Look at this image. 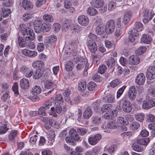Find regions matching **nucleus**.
Here are the masks:
<instances>
[{
  "label": "nucleus",
  "instance_id": "1",
  "mask_svg": "<svg viewBox=\"0 0 155 155\" xmlns=\"http://www.w3.org/2000/svg\"><path fill=\"white\" fill-rule=\"evenodd\" d=\"M154 14V12L152 10L146 9L143 13V15L144 17L143 19V23H148L151 19Z\"/></svg>",
  "mask_w": 155,
  "mask_h": 155
},
{
  "label": "nucleus",
  "instance_id": "35",
  "mask_svg": "<svg viewBox=\"0 0 155 155\" xmlns=\"http://www.w3.org/2000/svg\"><path fill=\"white\" fill-rule=\"evenodd\" d=\"M96 31L99 35H103L105 32V28L102 25L97 26L96 28Z\"/></svg>",
  "mask_w": 155,
  "mask_h": 155
},
{
  "label": "nucleus",
  "instance_id": "26",
  "mask_svg": "<svg viewBox=\"0 0 155 155\" xmlns=\"http://www.w3.org/2000/svg\"><path fill=\"white\" fill-rule=\"evenodd\" d=\"M44 65L45 64L43 61L39 60L35 61L32 64V66L34 68H38V69L40 70L44 67Z\"/></svg>",
  "mask_w": 155,
  "mask_h": 155
},
{
  "label": "nucleus",
  "instance_id": "36",
  "mask_svg": "<svg viewBox=\"0 0 155 155\" xmlns=\"http://www.w3.org/2000/svg\"><path fill=\"white\" fill-rule=\"evenodd\" d=\"M87 13L89 15L93 16L97 15L98 13V12L94 8L89 7L87 10Z\"/></svg>",
  "mask_w": 155,
  "mask_h": 155
},
{
  "label": "nucleus",
  "instance_id": "37",
  "mask_svg": "<svg viewBox=\"0 0 155 155\" xmlns=\"http://www.w3.org/2000/svg\"><path fill=\"white\" fill-rule=\"evenodd\" d=\"M44 86L45 88L50 89L54 87L55 85L53 82L49 80H47L44 82Z\"/></svg>",
  "mask_w": 155,
  "mask_h": 155
},
{
  "label": "nucleus",
  "instance_id": "50",
  "mask_svg": "<svg viewBox=\"0 0 155 155\" xmlns=\"http://www.w3.org/2000/svg\"><path fill=\"white\" fill-rule=\"evenodd\" d=\"M33 17L32 14L28 12H26L23 14L22 16V19L25 21H27L31 19Z\"/></svg>",
  "mask_w": 155,
  "mask_h": 155
},
{
  "label": "nucleus",
  "instance_id": "52",
  "mask_svg": "<svg viewBox=\"0 0 155 155\" xmlns=\"http://www.w3.org/2000/svg\"><path fill=\"white\" fill-rule=\"evenodd\" d=\"M86 83L85 81H81L78 84V88L81 91H84L86 87Z\"/></svg>",
  "mask_w": 155,
  "mask_h": 155
},
{
  "label": "nucleus",
  "instance_id": "4",
  "mask_svg": "<svg viewBox=\"0 0 155 155\" xmlns=\"http://www.w3.org/2000/svg\"><path fill=\"white\" fill-rule=\"evenodd\" d=\"M78 21L81 25L86 26L89 24V19L87 16L84 15H81L78 17Z\"/></svg>",
  "mask_w": 155,
  "mask_h": 155
},
{
  "label": "nucleus",
  "instance_id": "11",
  "mask_svg": "<svg viewBox=\"0 0 155 155\" xmlns=\"http://www.w3.org/2000/svg\"><path fill=\"white\" fill-rule=\"evenodd\" d=\"M20 4L21 7L26 10H31L33 7L32 4L28 0H22Z\"/></svg>",
  "mask_w": 155,
  "mask_h": 155
},
{
  "label": "nucleus",
  "instance_id": "47",
  "mask_svg": "<svg viewBox=\"0 0 155 155\" xmlns=\"http://www.w3.org/2000/svg\"><path fill=\"white\" fill-rule=\"evenodd\" d=\"M150 140V139L148 137L143 138L139 139L138 140V143L142 145H146L148 144Z\"/></svg>",
  "mask_w": 155,
  "mask_h": 155
},
{
  "label": "nucleus",
  "instance_id": "40",
  "mask_svg": "<svg viewBox=\"0 0 155 155\" xmlns=\"http://www.w3.org/2000/svg\"><path fill=\"white\" fill-rule=\"evenodd\" d=\"M117 126L115 125V121L113 120L109 121L105 127L106 129H115L117 128Z\"/></svg>",
  "mask_w": 155,
  "mask_h": 155
},
{
  "label": "nucleus",
  "instance_id": "61",
  "mask_svg": "<svg viewBox=\"0 0 155 155\" xmlns=\"http://www.w3.org/2000/svg\"><path fill=\"white\" fill-rule=\"evenodd\" d=\"M107 67L105 65L102 64L99 66L98 72L101 74H103L107 70Z\"/></svg>",
  "mask_w": 155,
  "mask_h": 155
},
{
  "label": "nucleus",
  "instance_id": "45",
  "mask_svg": "<svg viewBox=\"0 0 155 155\" xmlns=\"http://www.w3.org/2000/svg\"><path fill=\"white\" fill-rule=\"evenodd\" d=\"M106 63L109 68H112L115 65V60L113 58H110L106 61Z\"/></svg>",
  "mask_w": 155,
  "mask_h": 155
},
{
  "label": "nucleus",
  "instance_id": "6",
  "mask_svg": "<svg viewBox=\"0 0 155 155\" xmlns=\"http://www.w3.org/2000/svg\"><path fill=\"white\" fill-rule=\"evenodd\" d=\"M147 78L150 79L152 80L155 78V66L152 65L149 67L146 72Z\"/></svg>",
  "mask_w": 155,
  "mask_h": 155
},
{
  "label": "nucleus",
  "instance_id": "62",
  "mask_svg": "<svg viewBox=\"0 0 155 155\" xmlns=\"http://www.w3.org/2000/svg\"><path fill=\"white\" fill-rule=\"evenodd\" d=\"M92 123L95 124H99L101 123V117L98 116H93L92 118Z\"/></svg>",
  "mask_w": 155,
  "mask_h": 155
},
{
  "label": "nucleus",
  "instance_id": "31",
  "mask_svg": "<svg viewBox=\"0 0 155 155\" xmlns=\"http://www.w3.org/2000/svg\"><path fill=\"white\" fill-rule=\"evenodd\" d=\"M42 18L44 21L48 22H52L54 19L52 15L47 13L43 15Z\"/></svg>",
  "mask_w": 155,
  "mask_h": 155
},
{
  "label": "nucleus",
  "instance_id": "44",
  "mask_svg": "<svg viewBox=\"0 0 155 155\" xmlns=\"http://www.w3.org/2000/svg\"><path fill=\"white\" fill-rule=\"evenodd\" d=\"M51 28V25L49 24L43 23L42 24L41 28L43 31L48 32L50 30Z\"/></svg>",
  "mask_w": 155,
  "mask_h": 155
},
{
  "label": "nucleus",
  "instance_id": "30",
  "mask_svg": "<svg viewBox=\"0 0 155 155\" xmlns=\"http://www.w3.org/2000/svg\"><path fill=\"white\" fill-rule=\"evenodd\" d=\"M10 13V10L9 8L2 6V16L4 18L7 17L8 16Z\"/></svg>",
  "mask_w": 155,
  "mask_h": 155
},
{
  "label": "nucleus",
  "instance_id": "53",
  "mask_svg": "<svg viewBox=\"0 0 155 155\" xmlns=\"http://www.w3.org/2000/svg\"><path fill=\"white\" fill-rule=\"evenodd\" d=\"M61 105H56V107L55 109H54V107H51V111L52 112H54L55 111L58 114L61 113L62 110Z\"/></svg>",
  "mask_w": 155,
  "mask_h": 155
},
{
  "label": "nucleus",
  "instance_id": "60",
  "mask_svg": "<svg viewBox=\"0 0 155 155\" xmlns=\"http://www.w3.org/2000/svg\"><path fill=\"white\" fill-rule=\"evenodd\" d=\"M116 2L113 1H110L108 4V10L110 11H112L115 7Z\"/></svg>",
  "mask_w": 155,
  "mask_h": 155
},
{
  "label": "nucleus",
  "instance_id": "27",
  "mask_svg": "<svg viewBox=\"0 0 155 155\" xmlns=\"http://www.w3.org/2000/svg\"><path fill=\"white\" fill-rule=\"evenodd\" d=\"M54 101L56 105H62L63 103L64 100L61 94H58L56 95Z\"/></svg>",
  "mask_w": 155,
  "mask_h": 155
},
{
  "label": "nucleus",
  "instance_id": "58",
  "mask_svg": "<svg viewBox=\"0 0 155 155\" xmlns=\"http://www.w3.org/2000/svg\"><path fill=\"white\" fill-rule=\"evenodd\" d=\"M133 149L135 151L141 152L143 150V147L136 144H134L133 146Z\"/></svg>",
  "mask_w": 155,
  "mask_h": 155
},
{
  "label": "nucleus",
  "instance_id": "7",
  "mask_svg": "<svg viewBox=\"0 0 155 155\" xmlns=\"http://www.w3.org/2000/svg\"><path fill=\"white\" fill-rule=\"evenodd\" d=\"M21 52L22 55L31 58L35 57L38 55L37 51L34 50H29L26 48L22 50Z\"/></svg>",
  "mask_w": 155,
  "mask_h": 155
},
{
  "label": "nucleus",
  "instance_id": "14",
  "mask_svg": "<svg viewBox=\"0 0 155 155\" xmlns=\"http://www.w3.org/2000/svg\"><path fill=\"white\" fill-rule=\"evenodd\" d=\"M140 60V59L138 56L133 55L129 57L128 62L130 64L136 65L139 63Z\"/></svg>",
  "mask_w": 155,
  "mask_h": 155
},
{
  "label": "nucleus",
  "instance_id": "3",
  "mask_svg": "<svg viewBox=\"0 0 155 155\" xmlns=\"http://www.w3.org/2000/svg\"><path fill=\"white\" fill-rule=\"evenodd\" d=\"M101 138V135L99 134L90 135L88 139V142L90 145L94 146L99 142Z\"/></svg>",
  "mask_w": 155,
  "mask_h": 155
},
{
  "label": "nucleus",
  "instance_id": "2",
  "mask_svg": "<svg viewBox=\"0 0 155 155\" xmlns=\"http://www.w3.org/2000/svg\"><path fill=\"white\" fill-rule=\"evenodd\" d=\"M115 24L114 20L110 19L107 21L105 26V32L108 34H111L114 30Z\"/></svg>",
  "mask_w": 155,
  "mask_h": 155
},
{
  "label": "nucleus",
  "instance_id": "5",
  "mask_svg": "<svg viewBox=\"0 0 155 155\" xmlns=\"http://www.w3.org/2000/svg\"><path fill=\"white\" fill-rule=\"evenodd\" d=\"M132 107V104L129 100H125L123 102L122 108L124 112L127 113L131 112Z\"/></svg>",
  "mask_w": 155,
  "mask_h": 155
},
{
  "label": "nucleus",
  "instance_id": "29",
  "mask_svg": "<svg viewBox=\"0 0 155 155\" xmlns=\"http://www.w3.org/2000/svg\"><path fill=\"white\" fill-rule=\"evenodd\" d=\"M79 61L78 62L76 68L77 70H81L82 69L84 66L85 61L84 59L81 58H79L78 60Z\"/></svg>",
  "mask_w": 155,
  "mask_h": 155
},
{
  "label": "nucleus",
  "instance_id": "13",
  "mask_svg": "<svg viewBox=\"0 0 155 155\" xmlns=\"http://www.w3.org/2000/svg\"><path fill=\"white\" fill-rule=\"evenodd\" d=\"M137 91L136 88L134 86H131L128 90V96L130 100H134L136 98Z\"/></svg>",
  "mask_w": 155,
  "mask_h": 155
},
{
  "label": "nucleus",
  "instance_id": "10",
  "mask_svg": "<svg viewBox=\"0 0 155 155\" xmlns=\"http://www.w3.org/2000/svg\"><path fill=\"white\" fill-rule=\"evenodd\" d=\"M87 47L89 51L91 53H95L97 50V45L93 40H89L88 41Z\"/></svg>",
  "mask_w": 155,
  "mask_h": 155
},
{
  "label": "nucleus",
  "instance_id": "33",
  "mask_svg": "<svg viewBox=\"0 0 155 155\" xmlns=\"http://www.w3.org/2000/svg\"><path fill=\"white\" fill-rule=\"evenodd\" d=\"M7 123H0V134H5L8 130Z\"/></svg>",
  "mask_w": 155,
  "mask_h": 155
},
{
  "label": "nucleus",
  "instance_id": "57",
  "mask_svg": "<svg viewBox=\"0 0 155 155\" xmlns=\"http://www.w3.org/2000/svg\"><path fill=\"white\" fill-rule=\"evenodd\" d=\"M135 28L139 31H141L143 30V25L141 22L137 21L135 24Z\"/></svg>",
  "mask_w": 155,
  "mask_h": 155
},
{
  "label": "nucleus",
  "instance_id": "15",
  "mask_svg": "<svg viewBox=\"0 0 155 155\" xmlns=\"http://www.w3.org/2000/svg\"><path fill=\"white\" fill-rule=\"evenodd\" d=\"M145 77L143 73L139 74L135 78V82L138 85H142L145 82Z\"/></svg>",
  "mask_w": 155,
  "mask_h": 155
},
{
  "label": "nucleus",
  "instance_id": "51",
  "mask_svg": "<svg viewBox=\"0 0 155 155\" xmlns=\"http://www.w3.org/2000/svg\"><path fill=\"white\" fill-rule=\"evenodd\" d=\"M147 50L146 47L145 46H142L138 48L135 51L136 53L138 55H140L145 52Z\"/></svg>",
  "mask_w": 155,
  "mask_h": 155
},
{
  "label": "nucleus",
  "instance_id": "54",
  "mask_svg": "<svg viewBox=\"0 0 155 155\" xmlns=\"http://www.w3.org/2000/svg\"><path fill=\"white\" fill-rule=\"evenodd\" d=\"M31 29V28L26 27L25 24H22L20 25V30L23 35Z\"/></svg>",
  "mask_w": 155,
  "mask_h": 155
},
{
  "label": "nucleus",
  "instance_id": "28",
  "mask_svg": "<svg viewBox=\"0 0 155 155\" xmlns=\"http://www.w3.org/2000/svg\"><path fill=\"white\" fill-rule=\"evenodd\" d=\"M41 24L42 21L40 19H37L34 21L33 24L36 32H39Z\"/></svg>",
  "mask_w": 155,
  "mask_h": 155
},
{
  "label": "nucleus",
  "instance_id": "39",
  "mask_svg": "<svg viewBox=\"0 0 155 155\" xmlns=\"http://www.w3.org/2000/svg\"><path fill=\"white\" fill-rule=\"evenodd\" d=\"M73 137L71 136H67L65 138L66 143L69 145L74 146L76 144V142L72 139Z\"/></svg>",
  "mask_w": 155,
  "mask_h": 155
},
{
  "label": "nucleus",
  "instance_id": "25",
  "mask_svg": "<svg viewBox=\"0 0 155 155\" xmlns=\"http://www.w3.org/2000/svg\"><path fill=\"white\" fill-rule=\"evenodd\" d=\"M91 5L94 7L99 8L103 6L104 1L103 0H96L95 1H92L91 2Z\"/></svg>",
  "mask_w": 155,
  "mask_h": 155
},
{
  "label": "nucleus",
  "instance_id": "16",
  "mask_svg": "<svg viewBox=\"0 0 155 155\" xmlns=\"http://www.w3.org/2000/svg\"><path fill=\"white\" fill-rule=\"evenodd\" d=\"M23 35L24 38L26 40H32L35 38L34 33L31 28Z\"/></svg>",
  "mask_w": 155,
  "mask_h": 155
},
{
  "label": "nucleus",
  "instance_id": "42",
  "mask_svg": "<svg viewBox=\"0 0 155 155\" xmlns=\"http://www.w3.org/2000/svg\"><path fill=\"white\" fill-rule=\"evenodd\" d=\"M125 32V30L122 28H117L115 32V36L117 38L123 35Z\"/></svg>",
  "mask_w": 155,
  "mask_h": 155
},
{
  "label": "nucleus",
  "instance_id": "12",
  "mask_svg": "<svg viewBox=\"0 0 155 155\" xmlns=\"http://www.w3.org/2000/svg\"><path fill=\"white\" fill-rule=\"evenodd\" d=\"M155 106V102L152 100L143 101L142 108L145 110L148 109Z\"/></svg>",
  "mask_w": 155,
  "mask_h": 155
},
{
  "label": "nucleus",
  "instance_id": "18",
  "mask_svg": "<svg viewBox=\"0 0 155 155\" xmlns=\"http://www.w3.org/2000/svg\"><path fill=\"white\" fill-rule=\"evenodd\" d=\"M41 91V89L38 86L36 85L34 87L31 89V93L33 97L37 99V95L40 94Z\"/></svg>",
  "mask_w": 155,
  "mask_h": 155
},
{
  "label": "nucleus",
  "instance_id": "41",
  "mask_svg": "<svg viewBox=\"0 0 155 155\" xmlns=\"http://www.w3.org/2000/svg\"><path fill=\"white\" fill-rule=\"evenodd\" d=\"M122 83V81L118 79H115L111 81L110 83V86L113 88H114L118 85Z\"/></svg>",
  "mask_w": 155,
  "mask_h": 155
},
{
  "label": "nucleus",
  "instance_id": "17",
  "mask_svg": "<svg viewBox=\"0 0 155 155\" xmlns=\"http://www.w3.org/2000/svg\"><path fill=\"white\" fill-rule=\"evenodd\" d=\"M106 113L104 115V118L107 119L112 118L116 117L117 114V112L116 110H110L106 112Z\"/></svg>",
  "mask_w": 155,
  "mask_h": 155
},
{
  "label": "nucleus",
  "instance_id": "20",
  "mask_svg": "<svg viewBox=\"0 0 155 155\" xmlns=\"http://www.w3.org/2000/svg\"><path fill=\"white\" fill-rule=\"evenodd\" d=\"M44 120L46 121V123L45 122V127L46 129H49L51 126L54 125H55L56 123V121L54 119H48L45 118Z\"/></svg>",
  "mask_w": 155,
  "mask_h": 155
},
{
  "label": "nucleus",
  "instance_id": "63",
  "mask_svg": "<svg viewBox=\"0 0 155 155\" xmlns=\"http://www.w3.org/2000/svg\"><path fill=\"white\" fill-rule=\"evenodd\" d=\"M148 94L152 97H155V88L150 87L148 90Z\"/></svg>",
  "mask_w": 155,
  "mask_h": 155
},
{
  "label": "nucleus",
  "instance_id": "49",
  "mask_svg": "<svg viewBox=\"0 0 155 155\" xmlns=\"http://www.w3.org/2000/svg\"><path fill=\"white\" fill-rule=\"evenodd\" d=\"M12 90L16 96H17L19 95L18 90V84L17 82H15L14 83V85L12 87Z\"/></svg>",
  "mask_w": 155,
  "mask_h": 155
},
{
  "label": "nucleus",
  "instance_id": "23",
  "mask_svg": "<svg viewBox=\"0 0 155 155\" xmlns=\"http://www.w3.org/2000/svg\"><path fill=\"white\" fill-rule=\"evenodd\" d=\"M132 13L130 11H127L124 13L122 22L125 25L127 24L131 19Z\"/></svg>",
  "mask_w": 155,
  "mask_h": 155
},
{
  "label": "nucleus",
  "instance_id": "59",
  "mask_svg": "<svg viewBox=\"0 0 155 155\" xmlns=\"http://www.w3.org/2000/svg\"><path fill=\"white\" fill-rule=\"evenodd\" d=\"M13 5L12 0H8L3 2L2 6L7 8L12 6Z\"/></svg>",
  "mask_w": 155,
  "mask_h": 155
},
{
  "label": "nucleus",
  "instance_id": "34",
  "mask_svg": "<svg viewBox=\"0 0 155 155\" xmlns=\"http://www.w3.org/2000/svg\"><path fill=\"white\" fill-rule=\"evenodd\" d=\"M42 74L43 73L40 69H36L33 73V78L35 80L38 79L41 77Z\"/></svg>",
  "mask_w": 155,
  "mask_h": 155
},
{
  "label": "nucleus",
  "instance_id": "24",
  "mask_svg": "<svg viewBox=\"0 0 155 155\" xmlns=\"http://www.w3.org/2000/svg\"><path fill=\"white\" fill-rule=\"evenodd\" d=\"M47 136L49 140V143L51 144H52L54 141V138L55 135L54 131L53 130H50L48 131L47 133Z\"/></svg>",
  "mask_w": 155,
  "mask_h": 155
},
{
  "label": "nucleus",
  "instance_id": "64",
  "mask_svg": "<svg viewBox=\"0 0 155 155\" xmlns=\"http://www.w3.org/2000/svg\"><path fill=\"white\" fill-rule=\"evenodd\" d=\"M41 154L42 155H52L53 152L50 150L46 149L42 150Z\"/></svg>",
  "mask_w": 155,
  "mask_h": 155
},
{
  "label": "nucleus",
  "instance_id": "19",
  "mask_svg": "<svg viewBox=\"0 0 155 155\" xmlns=\"http://www.w3.org/2000/svg\"><path fill=\"white\" fill-rule=\"evenodd\" d=\"M29 84L28 80L26 78H23L20 81V85L22 89H28L29 87Z\"/></svg>",
  "mask_w": 155,
  "mask_h": 155
},
{
  "label": "nucleus",
  "instance_id": "56",
  "mask_svg": "<svg viewBox=\"0 0 155 155\" xmlns=\"http://www.w3.org/2000/svg\"><path fill=\"white\" fill-rule=\"evenodd\" d=\"M146 121L147 122H151L155 121V116L151 114H148L146 116Z\"/></svg>",
  "mask_w": 155,
  "mask_h": 155
},
{
  "label": "nucleus",
  "instance_id": "8",
  "mask_svg": "<svg viewBox=\"0 0 155 155\" xmlns=\"http://www.w3.org/2000/svg\"><path fill=\"white\" fill-rule=\"evenodd\" d=\"M57 40L56 37L54 35H50L48 37L47 41L46 43V48H51L54 47Z\"/></svg>",
  "mask_w": 155,
  "mask_h": 155
},
{
  "label": "nucleus",
  "instance_id": "32",
  "mask_svg": "<svg viewBox=\"0 0 155 155\" xmlns=\"http://www.w3.org/2000/svg\"><path fill=\"white\" fill-rule=\"evenodd\" d=\"M74 67V64L72 61H68L65 64V69L67 71L72 70Z\"/></svg>",
  "mask_w": 155,
  "mask_h": 155
},
{
  "label": "nucleus",
  "instance_id": "46",
  "mask_svg": "<svg viewBox=\"0 0 155 155\" xmlns=\"http://www.w3.org/2000/svg\"><path fill=\"white\" fill-rule=\"evenodd\" d=\"M140 127V124L137 122L135 121L132 122L130 125V130H135L138 129Z\"/></svg>",
  "mask_w": 155,
  "mask_h": 155
},
{
  "label": "nucleus",
  "instance_id": "38",
  "mask_svg": "<svg viewBox=\"0 0 155 155\" xmlns=\"http://www.w3.org/2000/svg\"><path fill=\"white\" fill-rule=\"evenodd\" d=\"M92 111L90 108H87L83 113V117L85 119L89 118L92 115Z\"/></svg>",
  "mask_w": 155,
  "mask_h": 155
},
{
  "label": "nucleus",
  "instance_id": "21",
  "mask_svg": "<svg viewBox=\"0 0 155 155\" xmlns=\"http://www.w3.org/2000/svg\"><path fill=\"white\" fill-rule=\"evenodd\" d=\"M115 100V95L112 94H108L103 98V101L106 103H112Z\"/></svg>",
  "mask_w": 155,
  "mask_h": 155
},
{
  "label": "nucleus",
  "instance_id": "43",
  "mask_svg": "<svg viewBox=\"0 0 155 155\" xmlns=\"http://www.w3.org/2000/svg\"><path fill=\"white\" fill-rule=\"evenodd\" d=\"M135 117L136 120L139 122H143L144 120L145 117V115L143 113H139L135 114Z\"/></svg>",
  "mask_w": 155,
  "mask_h": 155
},
{
  "label": "nucleus",
  "instance_id": "55",
  "mask_svg": "<svg viewBox=\"0 0 155 155\" xmlns=\"http://www.w3.org/2000/svg\"><path fill=\"white\" fill-rule=\"evenodd\" d=\"M96 86V84L93 82H90L87 85L88 90L90 91H93L94 90Z\"/></svg>",
  "mask_w": 155,
  "mask_h": 155
},
{
  "label": "nucleus",
  "instance_id": "48",
  "mask_svg": "<svg viewBox=\"0 0 155 155\" xmlns=\"http://www.w3.org/2000/svg\"><path fill=\"white\" fill-rule=\"evenodd\" d=\"M127 86H123L120 88L117 91L116 98L118 99L119 98L121 95L123 94L124 90L126 89Z\"/></svg>",
  "mask_w": 155,
  "mask_h": 155
},
{
  "label": "nucleus",
  "instance_id": "22",
  "mask_svg": "<svg viewBox=\"0 0 155 155\" xmlns=\"http://www.w3.org/2000/svg\"><path fill=\"white\" fill-rule=\"evenodd\" d=\"M152 40V38L148 35L143 34L141 36L140 42L141 43L149 44L151 42Z\"/></svg>",
  "mask_w": 155,
  "mask_h": 155
},
{
  "label": "nucleus",
  "instance_id": "9",
  "mask_svg": "<svg viewBox=\"0 0 155 155\" xmlns=\"http://www.w3.org/2000/svg\"><path fill=\"white\" fill-rule=\"evenodd\" d=\"M72 25L71 20L66 19L63 21L61 24V30L64 32L68 31L70 29Z\"/></svg>",
  "mask_w": 155,
  "mask_h": 155
}]
</instances>
